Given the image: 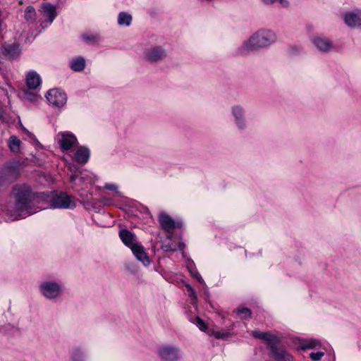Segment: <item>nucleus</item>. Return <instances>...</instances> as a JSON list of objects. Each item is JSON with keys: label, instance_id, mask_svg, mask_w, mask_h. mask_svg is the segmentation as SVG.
<instances>
[{"label": "nucleus", "instance_id": "aec40b11", "mask_svg": "<svg viewBox=\"0 0 361 361\" xmlns=\"http://www.w3.org/2000/svg\"><path fill=\"white\" fill-rule=\"evenodd\" d=\"M70 67L74 71L80 72L83 71L85 67V59L81 56H79L73 59L70 64Z\"/></svg>", "mask_w": 361, "mask_h": 361}, {"label": "nucleus", "instance_id": "c85d7f7f", "mask_svg": "<svg viewBox=\"0 0 361 361\" xmlns=\"http://www.w3.org/2000/svg\"><path fill=\"white\" fill-rule=\"evenodd\" d=\"M188 269L193 277H195L200 283H204L202 277L195 268L188 267Z\"/></svg>", "mask_w": 361, "mask_h": 361}, {"label": "nucleus", "instance_id": "39448f33", "mask_svg": "<svg viewBox=\"0 0 361 361\" xmlns=\"http://www.w3.org/2000/svg\"><path fill=\"white\" fill-rule=\"evenodd\" d=\"M166 56L167 51L161 46H151L146 48L143 52V59L152 63H159Z\"/></svg>", "mask_w": 361, "mask_h": 361}, {"label": "nucleus", "instance_id": "2f4dec72", "mask_svg": "<svg viewBox=\"0 0 361 361\" xmlns=\"http://www.w3.org/2000/svg\"><path fill=\"white\" fill-rule=\"evenodd\" d=\"M104 188L107 189V190H112V191H114L116 192L118 196H121V193L118 190V187L115 184H113V183H106L104 185Z\"/></svg>", "mask_w": 361, "mask_h": 361}, {"label": "nucleus", "instance_id": "f257e3e1", "mask_svg": "<svg viewBox=\"0 0 361 361\" xmlns=\"http://www.w3.org/2000/svg\"><path fill=\"white\" fill-rule=\"evenodd\" d=\"M33 195L30 186L16 185L13 187L10 200L5 212L11 221L25 218L36 212L32 207Z\"/></svg>", "mask_w": 361, "mask_h": 361}, {"label": "nucleus", "instance_id": "6e6552de", "mask_svg": "<svg viewBox=\"0 0 361 361\" xmlns=\"http://www.w3.org/2000/svg\"><path fill=\"white\" fill-rule=\"evenodd\" d=\"M47 101L53 106L61 107L67 100L66 94L59 89L50 90L46 94Z\"/></svg>", "mask_w": 361, "mask_h": 361}, {"label": "nucleus", "instance_id": "b1692460", "mask_svg": "<svg viewBox=\"0 0 361 361\" xmlns=\"http://www.w3.org/2000/svg\"><path fill=\"white\" fill-rule=\"evenodd\" d=\"M35 16L36 12L35 8L31 6H27L25 11V18L26 20L32 22L35 20Z\"/></svg>", "mask_w": 361, "mask_h": 361}, {"label": "nucleus", "instance_id": "58836bf2", "mask_svg": "<svg viewBox=\"0 0 361 361\" xmlns=\"http://www.w3.org/2000/svg\"><path fill=\"white\" fill-rule=\"evenodd\" d=\"M185 244H184V243H179L178 249H179L180 250H184V248H185Z\"/></svg>", "mask_w": 361, "mask_h": 361}, {"label": "nucleus", "instance_id": "f3484780", "mask_svg": "<svg viewBox=\"0 0 361 361\" xmlns=\"http://www.w3.org/2000/svg\"><path fill=\"white\" fill-rule=\"evenodd\" d=\"M42 11L44 16L49 19V24L54 21L57 16L56 6L49 3H44L42 5Z\"/></svg>", "mask_w": 361, "mask_h": 361}, {"label": "nucleus", "instance_id": "f8f14e48", "mask_svg": "<svg viewBox=\"0 0 361 361\" xmlns=\"http://www.w3.org/2000/svg\"><path fill=\"white\" fill-rule=\"evenodd\" d=\"M159 221L162 229L171 234L176 228L181 226V222L174 221L166 213H161L159 216Z\"/></svg>", "mask_w": 361, "mask_h": 361}, {"label": "nucleus", "instance_id": "2eb2a0df", "mask_svg": "<svg viewBox=\"0 0 361 361\" xmlns=\"http://www.w3.org/2000/svg\"><path fill=\"white\" fill-rule=\"evenodd\" d=\"M119 237L122 242L129 248H132L137 242L135 235L127 229H121L119 231Z\"/></svg>", "mask_w": 361, "mask_h": 361}, {"label": "nucleus", "instance_id": "5701e85b", "mask_svg": "<svg viewBox=\"0 0 361 361\" xmlns=\"http://www.w3.org/2000/svg\"><path fill=\"white\" fill-rule=\"evenodd\" d=\"M132 21V16L126 13V12H121L118 17V23L120 25H126L128 26L130 25Z\"/></svg>", "mask_w": 361, "mask_h": 361}, {"label": "nucleus", "instance_id": "412c9836", "mask_svg": "<svg viewBox=\"0 0 361 361\" xmlns=\"http://www.w3.org/2000/svg\"><path fill=\"white\" fill-rule=\"evenodd\" d=\"M20 145L21 141L15 135L11 136L8 141V146L13 153H19L20 152Z\"/></svg>", "mask_w": 361, "mask_h": 361}, {"label": "nucleus", "instance_id": "72a5a7b5", "mask_svg": "<svg viewBox=\"0 0 361 361\" xmlns=\"http://www.w3.org/2000/svg\"><path fill=\"white\" fill-rule=\"evenodd\" d=\"M25 97L30 101L35 102L37 100L38 96L36 94H34V93H32L30 92H26Z\"/></svg>", "mask_w": 361, "mask_h": 361}, {"label": "nucleus", "instance_id": "a211bd4d", "mask_svg": "<svg viewBox=\"0 0 361 361\" xmlns=\"http://www.w3.org/2000/svg\"><path fill=\"white\" fill-rule=\"evenodd\" d=\"M90 155V149L85 147H80L75 153V159L79 164H84L89 160Z\"/></svg>", "mask_w": 361, "mask_h": 361}, {"label": "nucleus", "instance_id": "f704fd0d", "mask_svg": "<svg viewBox=\"0 0 361 361\" xmlns=\"http://www.w3.org/2000/svg\"><path fill=\"white\" fill-rule=\"evenodd\" d=\"M187 288H188V290L190 291L189 296L192 300H196L197 299V295H196V293H195V290L189 285L187 286Z\"/></svg>", "mask_w": 361, "mask_h": 361}, {"label": "nucleus", "instance_id": "cd10ccee", "mask_svg": "<svg viewBox=\"0 0 361 361\" xmlns=\"http://www.w3.org/2000/svg\"><path fill=\"white\" fill-rule=\"evenodd\" d=\"M265 4L270 5L276 2H279L283 7L288 6V1L287 0H262Z\"/></svg>", "mask_w": 361, "mask_h": 361}, {"label": "nucleus", "instance_id": "f03ea898", "mask_svg": "<svg viewBox=\"0 0 361 361\" xmlns=\"http://www.w3.org/2000/svg\"><path fill=\"white\" fill-rule=\"evenodd\" d=\"M276 41V34L267 29H261L252 34L237 49L236 53L245 56L249 53L267 48Z\"/></svg>", "mask_w": 361, "mask_h": 361}, {"label": "nucleus", "instance_id": "9b49d317", "mask_svg": "<svg viewBox=\"0 0 361 361\" xmlns=\"http://www.w3.org/2000/svg\"><path fill=\"white\" fill-rule=\"evenodd\" d=\"M158 353L164 361H177L180 358V349L175 346H164L159 350Z\"/></svg>", "mask_w": 361, "mask_h": 361}, {"label": "nucleus", "instance_id": "20e7f679", "mask_svg": "<svg viewBox=\"0 0 361 361\" xmlns=\"http://www.w3.org/2000/svg\"><path fill=\"white\" fill-rule=\"evenodd\" d=\"M50 207L54 209H73L75 207V202L72 197L66 192L52 195L49 200Z\"/></svg>", "mask_w": 361, "mask_h": 361}, {"label": "nucleus", "instance_id": "393cba45", "mask_svg": "<svg viewBox=\"0 0 361 361\" xmlns=\"http://www.w3.org/2000/svg\"><path fill=\"white\" fill-rule=\"evenodd\" d=\"M236 312L238 317L242 319L250 318L252 315L251 310L247 307L238 308L236 310Z\"/></svg>", "mask_w": 361, "mask_h": 361}, {"label": "nucleus", "instance_id": "6ab92c4d", "mask_svg": "<svg viewBox=\"0 0 361 361\" xmlns=\"http://www.w3.org/2000/svg\"><path fill=\"white\" fill-rule=\"evenodd\" d=\"M2 54L9 59H14L20 54L19 46L15 44L5 45L2 47Z\"/></svg>", "mask_w": 361, "mask_h": 361}, {"label": "nucleus", "instance_id": "c9c22d12", "mask_svg": "<svg viewBox=\"0 0 361 361\" xmlns=\"http://www.w3.org/2000/svg\"><path fill=\"white\" fill-rule=\"evenodd\" d=\"M83 39L87 42H94L95 40V37L92 36V35H91V36L84 35Z\"/></svg>", "mask_w": 361, "mask_h": 361}, {"label": "nucleus", "instance_id": "473e14b6", "mask_svg": "<svg viewBox=\"0 0 361 361\" xmlns=\"http://www.w3.org/2000/svg\"><path fill=\"white\" fill-rule=\"evenodd\" d=\"M196 325L201 331H204L207 329L205 323L200 317L196 318Z\"/></svg>", "mask_w": 361, "mask_h": 361}, {"label": "nucleus", "instance_id": "c756f323", "mask_svg": "<svg viewBox=\"0 0 361 361\" xmlns=\"http://www.w3.org/2000/svg\"><path fill=\"white\" fill-rule=\"evenodd\" d=\"M212 335L217 339L226 338L228 337L229 333L225 331H214L212 332Z\"/></svg>", "mask_w": 361, "mask_h": 361}, {"label": "nucleus", "instance_id": "0eeeda50", "mask_svg": "<svg viewBox=\"0 0 361 361\" xmlns=\"http://www.w3.org/2000/svg\"><path fill=\"white\" fill-rule=\"evenodd\" d=\"M63 151H68L78 143L76 137L71 132H59L55 137Z\"/></svg>", "mask_w": 361, "mask_h": 361}, {"label": "nucleus", "instance_id": "dca6fc26", "mask_svg": "<svg viewBox=\"0 0 361 361\" xmlns=\"http://www.w3.org/2000/svg\"><path fill=\"white\" fill-rule=\"evenodd\" d=\"M42 82L40 75L35 71H30L26 75V85L29 89L35 90Z\"/></svg>", "mask_w": 361, "mask_h": 361}, {"label": "nucleus", "instance_id": "bb28decb", "mask_svg": "<svg viewBox=\"0 0 361 361\" xmlns=\"http://www.w3.org/2000/svg\"><path fill=\"white\" fill-rule=\"evenodd\" d=\"M72 360L73 361H85V357L83 353L78 348L73 349L72 353Z\"/></svg>", "mask_w": 361, "mask_h": 361}, {"label": "nucleus", "instance_id": "a878e982", "mask_svg": "<svg viewBox=\"0 0 361 361\" xmlns=\"http://www.w3.org/2000/svg\"><path fill=\"white\" fill-rule=\"evenodd\" d=\"M275 359L277 361H293L292 356L285 351L276 353Z\"/></svg>", "mask_w": 361, "mask_h": 361}, {"label": "nucleus", "instance_id": "7c9ffc66", "mask_svg": "<svg viewBox=\"0 0 361 361\" xmlns=\"http://www.w3.org/2000/svg\"><path fill=\"white\" fill-rule=\"evenodd\" d=\"M324 353L322 352H317V353H311L310 354V357L314 360V361H318L322 359V357L324 356Z\"/></svg>", "mask_w": 361, "mask_h": 361}, {"label": "nucleus", "instance_id": "423d86ee", "mask_svg": "<svg viewBox=\"0 0 361 361\" xmlns=\"http://www.w3.org/2000/svg\"><path fill=\"white\" fill-rule=\"evenodd\" d=\"M311 42L322 53H330L336 50L333 41L322 35L313 36L311 39Z\"/></svg>", "mask_w": 361, "mask_h": 361}, {"label": "nucleus", "instance_id": "a19ab883", "mask_svg": "<svg viewBox=\"0 0 361 361\" xmlns=\"http://www.w3.org/2000/svg\"><path fill=\"white\" fill-rule=\"evenodd\" d=\"M25 131L27 133V135H28L30 137H32L33 136V135H32L30 132H28V131H27V130H26L25 129Z\"/></svg>", "mask_w": 361, "mask_h": 361}, {"label": "nucleus", "instance_id": "7ed1b4c3", "mask_svg": "<svg viewBox=\"0 0 361 361\" xmlns=\"http://www.w3.org/2000/svg\"><path fill=\"white\" fill-rule=\"evenodd\" d=\"M39 290L42 296L48 300H55L61 296L63 293L62 283L45 280L40 283Z\"/></svg>", "mask_w": 361, "mask_h": 361}, {"label": "nucleus", "instance_id": "ea45409f", "mask_svg": "<svg viewBox=\"0 0 361 361\" xmlns=\"http://www.w3.org/2000/svg\"><path fill=\"white\" fill-rule=\"evenodd\" d=\"M76 178H77V176H76V175H72V176H71V181H75V179H76Z\"/></svg>", "mask_w": 361, "mask_h": 361}, {"label": "nucleus", "instance_id": "9d476101", "mask_svg": "<svg viewBox=\"0 0 361 361\" xmlns=\"http://www.w3.org/2000/svg\"><path fill=\"white\" fill-rule=\"evenodd\" d=\"M343 20L350 28L361 27V9H355L345 13Z\"/></svg>", "mask_w": 361, "mask_h": 361}, {"label": "nucleus", "instance_id": "79ce46f5", "mask_svg": "<svg viewBox=\"0 0 361 361\" xmlns=\"http://www.w3.org/2000/svg\"><path fill=\"white\" fill-rule=\"evenodd\" d=\"M168 238H169V239H170V240H171V235H169V237H168Z\"/></svg>", "mask_w": 361, "mask_h": 361}, {"label": "nucleus", "instance_id": "4be33fe9", "mask_svg": "<svg viewBox=\"0 0 361 361\" xmlns=\"http://www.w3.org/2000/svg\"><path fill=\"white\" fill-rule=\"evenodd\" d=\"M300 348L302 350L312 349L320 345L318 340L309 339V340H299Z\"/></svg>", "mask_w": 361, "mask_h": 361}, {"label": "nucleus", "instance_id": "4468645a", "mask_svg": "<svg viewBox=\"0 0 361 361\" xmlns=\"http://www.w3.org/2000/svg\"><path fill=\"white\" fill-rule=\"evenodd\" d=\"M130 250L137 259L142 262L145 266L149 264V259L141 243L135 244Z\"/></svg>", "mask_w": 361, "mask_h": 361}, {"label": "nucleus", "instance_id": "4c0bfd02", "mask_svg": "<svg viewBox=\"0 0 361 361\" xmlns=\"http://www.w3.org/2000/svg\"><path fill=\"white\" fill-rule=\"evenodd\" d=\"M5 112L2 108L0 107V121H4L5 119Z\"/></svg>", "mask_w": 361, "mask_h": 361}, {"label": "nucleus", "instance_id": "e433bc0d", "mask_svg": "<svg viewBox=\"0 0 361 361\" xmlns=\"http://www.w3.org/2000/svg\"><path fill=\"white\" fill-rule=\"evenodd\" d=\"M163 248L164 249V250L166 252L176 251V247H172L170 245H165L163 246Z\"/></svg>", "mask_w": 361, "mask_h": 361}, {"label": "nucleus", "instance_id": "ddd939ff", "mask_svg": "<svg viewBox=\"0 0 361 361\" xmlns=\"http://www.w3.org/2000/svg\"><path fill=\"white\" fill-rule=\"evenodd\" d=\"M252 335L255 338L264 340L267 342L268 345L274 348L279 343L278 338L269 332H263L260 331H253Z\"/></svg>", "mask_w": 361, "mask_h": 361}, {"label": "nucleus", "instance_id": "1a4fd4ad", "mask_svg": "<svg viewBox=\"0 0 361 361\" xmlns=\"http://www.w3.org/2000/svg\"><path fill=\"white\" fill-rule=\"evenodd\" d=\"M234 123L240 130H245L247 127L245 111L241 105H234L231 109Z\"/></svg>", "mask_w": 361, "mask_h": 361}]
</instances>
